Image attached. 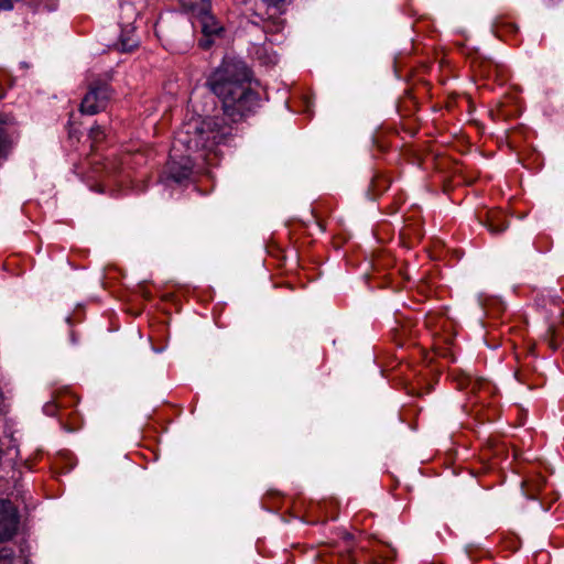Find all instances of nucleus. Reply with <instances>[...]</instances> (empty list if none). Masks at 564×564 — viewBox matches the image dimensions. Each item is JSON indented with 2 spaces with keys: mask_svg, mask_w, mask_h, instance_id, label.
I'll list each match as a JSON object with an SVG mask.
<instances>
[{
  "mask_svg": "<svg viewBox=\"0 0 564 564\" xmlns=\"http://www.w3.org/2000/svg\"><path fill=\"white\" fill-rule=\"evenodd\" d=\"M251 72L242 61L225 59L208 77L206 85L223 104L224 115L237 122L253 113L260 97L250 86Z\"/></svg>",
  "mask_w": 564,
  "mask_h": 564,
  "instance_id": "1",
  "label": "nucleus"
},
{
  "mask_svg": "<svg viewBox=\"0 0 564 564\" xmlns=\"http://www.w3.org/2000/svg\"><path fill=\"white\" fill-rule=\"evenodd\" d=\"M234 135V128L224 117L193 118L182 124L174 138V151L184 149L206 158Z\"/></svg>",
  "mask_w": 564,
  "mask_h": 564,
  "instance_id": "2",
  "label": "nucleus"
},
{
  "mask_svg": "<svg viewBox=\"0 0 564 564\" xmlns=\"http://www.w3.org/2000/svg\"><path fill=\"white\" fill-rule=\"evenodd\" d=\"M21 437V432L17 429V422L12 419H4L2 426V447L6 445L4 440H8V445L6 449L7 455V465L10 467V470H7L6 474L10 476L6 479V486L1 485L2 494L7 495L6 499H10L13 502L20 505L25 503V494L24 485L22 482V467H25V462H20L19 465L17 463V458L19 457V440Z\"/></svg>",
  "mask_w": 564,
  "mask_h": 564,
  "instance_id": "3",
  "label": "nucleus"
},
{
  "mask_svg": "<svg viewBox=\"0 0 564 564\" xmlns=\"http://www.w3.org/2000/svg\"><path fill=\"white\" fill-rule=\"evenodd\" d=\"M288 0H258L254 6V20L252 23L261 25L263 32L275 34L280 33L285 25V21L281 18L284 12V4Z\"/></svg>",
  "mask_w": 564,
  "mask_h": 564,
  "instance_id": "4",
  "label": "nucleus"
},
{
  "mask_svg": "<svg viewBox=\"0 0 564 564\" xmlns=\"http://www.w3.org/2000/svg\"><path fill=\"white\" fill-rule=\"evenodd\" d=\"M112 94L113 91L106 80L100 78L93 79L89 83L88 90L82 100L80 111L89 116L104 111L107 108Z\"/></svg>",
  "mask_w": 564,
  "mask_h": 564,
  "instance_id": "5",
  "label": "nucleus"
},
{
  "mask_svg": "<svg viewBox=\"0 0 564 564\" xmlns=\"http://www.w3.org/2000/svg\"><path fill=\"white\" fill-rule=\"evenodd\" d=\"M183 149L180 151H174V144L172 145L171 154H170V161L167 162L165 173L167 178L176 182L182 183L183 181L187 180L192 172H193V160L191 158L189 152L187 154H178L182 152Z\"/></svg>",
  "mask_w": 564,
  "mask_h": 564,
  "instance_id": "6",
  "label": "nucleus"
},
{
  "mask_svg": "<svg viewBox=\"0 0 564 564\" xmlns=\"http://www.w3.org/2000/svg\"><path fill=\"white\" fill-rule=\"evenodd\" d=\"M21 529L19 505L10 499H2V543L11 540Z\"/></svg>",
  "mask_w": 564,
  "mask_h": 564,
  "instance_id": "7",
  "label": "nucleus"
},
{
  "mask_svg": "<svg viewBox=\"0 0 564 564\" xmlns=\"http://www.w3.org/2000/svg\"><path fill=\"white\" fill-rule=\"evenodd\" d=\"M13 126L14 119L2 115V160L7 158L20 139V133Z\"/></svg>",
  "mask_w": 564,
  "mask_h": 564,
  "instance_id": "8",
  "label": "nucleus"
},
{
  "mask_svg": "<svg viewBox=\"0 0 564 564\" xmlns=\"http://www.w3.org/2000/svg\"><path fill=\"white\" fill-rule=\"evenodd\" d=\"M65 399H68V401H70V397L66 395L65 392L54 391L51 395V399L43 405L44 414L48 416L58 415L59 420L62 421L63 415L59 411L63 408L67 406V402Z\"/></svg>",
  "mask_w": 564,
  "mask_h": 564,
  "instance_id": "9",
  "label": "nucleus"
},
{
  "mask_svg": "<svg viewBox=\"0 0 564 564\" xmlns=\"http://www.w3.org/2000/svg\"><path fill=\"white\" fill-rule=\"evenodd\" d=\"M197 20L200 24L202 33L206 37H213V36L219 35L220 32L223 31V26L215 19V17L210 13V11H207L206 13L200 15Z\"/></svg>",
  "mask_w": 564,
  "mask_h": 564,
  "instance_id": "10",
  "label": "nucleus"
},
{
  "mask_svg": "<svg viewBox=\"0 0 564 564\" xmlns=\"http://www.w3.org/2000/svg\"><path fill=\"white\" fill-rule=\"evenodd\" d=\"M139 44L137 36L134 35V29L131 25H127L122 29L118 50L122 53H128L133 51Z\"/></svg>",
  "mask_w": 564,
  "mask_h": 564,
  "instance_id": "11",
  "label": "nucleus"
},
{
  "mask_svg": "<svg viewBox=\"0 0 564 564\" xmlns=\"http://www.w3.org/2000/svg\"><path fill=\"white\" fill-rule=\"evenodd\" d=\"M184 11L191 13L197 19L210 11V0H180Z\"/></svg>",
  "mask_w": 564,
  "mask_h": 564,
  "instance_id": "12",
  "label": "nucleus"
},
{
  "mask_svg": "<svg viewBox=\"0 0 564 564\" xmlns=\"http://www.w3.org/2000/svg\"><path fill=\"white\" fill-rule=\"evenodd\" d=\"M508 221L500 216H490L487 223V227L491 234L498 235L503 232L508 228Z\"/></svg>",
  "mask_w": 564,
  "mask_h": 564,
  "instance_id": "13",
  "label": "nucleus"
},
{
  "mask_svg": "<svg viewBox=\"0 0 564 564\" xmlns=\"http://www.w3.org/2000/svg\"><path fill=\"white\" fill-rule=\"evenodd\" d=\"M2 564H25L21 555H15L12 550L2 547Z\"/></svg>",
  "mask_w": 564,
  "mask_h": 564,
  "instance_id": "14",
  "label": "nucleus"
},
{
  "mask_svg": "<svg viewBox=\"0 0 564 564\" xmlns=\"http://www.w3.org/2000/svg\"><path fill=\"white\" fill-rule=\"evenodd\" d=\"M89 137L95 142L102 140L105 137L104 127L100 124L93 126L89 131Z\"/></svg>",
  "mask_w": 564,
  "mask_h": 564,
  "instance_id": "15",
  "label": "nucleus"
},
{
  "mask_svg": "<svg viewBox=\"0 0 564 564\" xmlns=\"http://www.w3.org/2000/svg\"><path fill=\"white\" fill-rule=\"evenodd\" d=\"M371 186H372L373 191L377 192V191L388 188L389 185L386 180H383L381 177H376L372 180Z\"/></svg>",
  "mask_w": 564,
  "mask_h": 564,
  "instance_id": "16",
  "label": "nucleus"
},
{
  "mask_svg": "<svg viewBox=\"0 0 564 564\" xmlns=\"http://www.w3.org/2000/svg\"><path fill=\"white\" fill-rule=\"evenodd\" d=\"M24 0H2V11H11L15 8L17 4L23 2Z\"/></svg>",
  "mask_w": 564,
  "mask_h": 564,
  "instance_id": "17",
  "label": "nucleus"
},
{
  "mask_svg": "<svg viewBox=\"0 0 564 564\" xmlns=\"http://www.w3.org/2000/svg\"><path fill=\"white\" fill-rule=\"evenodd\" d=\"M460 384L462 389H467L470 387V389L474 391L476 389V386L478 384L477 380H473L470 376H467L464 381Z\"/></svg>",
  "mask_w": 564,
  "mask_h": 564,
  "instance_id": "18",
  "label": "nucleus"
},
{
  "mask_svg": "<svg viewBox=\"0 0 564 564\" xmlns=\"http://www.w3.org/2000/svg\"><path fill=\"white\" fill-rule=\"evenodd\" d=\"M494 63L491 61H481L479 62V67L481 69V73H484L485 75H489L490 74V70L491 68L494 67Z\"/></svg>",
  "mask_w": 564,
  "mask_h": 564,
  "instance_id": "19",
  "label": "nucleus"
},
{
  "mask_svg": "<svg viewBox=\"0 0 564 564\" xmlns=\"http://www.w3.org/2000/svg\"><path fill=\"white\" fill-rule=\"evenodd\" d=\"M214 43V40L213 37H206L204 36L200 41H199V46L204 50H208Z\"/></svg>",
  "mask_w": 564,
  "mask_h": 564,
  "instance_id": "20",
  "label": "nucleus"
},
{
  "mask_svg": "<svg viewBox=\"0 0 564 564\" xmlns=\"http://www.w3.org/2000/svg\"><path fill=\"white\" fill-rule=\"evenodd\" d=\"M343 540L345 542L347 551H350L351 541L354 540V536L350 533H345Z\"/></svg>",
  "mask_w": 564,
  "mask_h": 564,
  "instance_id": "21",
  "label": "nucleus"
},
{
  "mask_svg": "<svg viewBox=\"0 0 564 564\" xmlns=\"http://www.w3.org/2000/svg\"><path fill=\"white\" fill-rule=\"evenodd\" d=\"M514 376L517 377L518 381H521V378L519 377L518 372H516Z\"/></svg>",
  "mask_w": 564,
  "mask_h": 564,
  "instance_id": "22",
  "label": "nucleus"
},
{
  "mask_svg": "<svg viewBox=\"0 0 564 564\" xmlns=\"http://www.w3.org/2000/svg\"><path fill=\"white\" fill-rule=\"evenodd\" d=\"M1 413H2V416L6 414V413H4V409H3V408H2V410H1Z\"/></svg>",
  "mask_w": 564,
  "mask_h": 564,
  "instance_id": "23",
  "label": "nucleus"
}]
</instances>
